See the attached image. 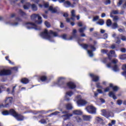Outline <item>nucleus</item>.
<instances>
[{"label":"nucleus","instance_id":"nucleus-1","mask_svg":"<svg viewBox=\"0 0 126 126\" xmlns=\"http://www.w3.org/2000/svg\"><path fill=\"white\" fill-rule=\"evenodd\" d=\"M13 101V98L12 97H6L3 100L5 104H3V108H8L12 105V102Z\"/></svg>","mask_w":126,"mask_h":126},{"label":"nucleus","instance_id":"nucleus-2","mask_svg":"<svg viewBox=\"0 0 126 126\" xmlns=\"http://www.w3.org/2000/svg\"><path fill=\"white\" fill-rule=\"evenodd\" d=\"M101 52L102 54H106L109 61L112 60V56L111 55H113L115 58L116 57H117V55H116V52H115V50H110V52L108 53V52H109L108 50L102 49L101 50Z\"/></svg>","mask_w":126,"mask_h":126},{"label":"nucleus","instance_id":"nucleus-3","mask_svg":"<svg viewBox=\"0 0 126 126\" xmlns=\"http://www.w3.org/2000/svg\"><path fill=\"white\" fill-rule=\"evenodd\" d=\"M31 19H36L38 17V20L35 21V23L36 24H42L43 20H42V17L40 16L38 14H33L31 16Z\"/></svg>","mask_w":126,"mask_h":126},{"label":"nucleus","instance_id":"nucleus-4","mask_svg":"<svg viewBox=\"0 0 126 126\" xmlns=\"http://www.w3.org/2000/svg\"><path fill=\"white\" fill-rule=\"evenodd\" d=\"M40 35L43 38H45L48 40H50L52 38V36L50 35V32H48V30L47 29H45L44 32H41Z\"/></svg>","mask_w":126,"mask_h":126},{"label":"nucleus","instance_id":"nucleus-5","mask_svg":"<svg viewBox=\"0 0 126 126\" xmlns=\"http://www.w3.org/2000/svg\"><path fill=\"white\" fill-rule=\"evenodd\" d=\"M25 25H27V28L28 29H35V30H38L36 24L32 22H27L25 23Z\"/></svg>","mask_w":126,"mask_h":126},{"label":"nucleus","instance_id":"nucleus-6","mask_svg":"<svg viewBox=\"0 0 126 126\" xmlns=\"http://www.w3.org/2000/svg\"><path fill=\"white\" fill-rule=\"evenodd\" d=\"M11 70L3 69L0 71V76H7L8 75H11Z\"/></svg>","mask_w":126,"mask_h":126},{"label":"nucleus","instance_id":"nucleus-7","mask_svg":"<svg viewBox=\"0 0 126 126\" xmlns=\"http://www.w3.org/2000/svg\"><path fill=\"white\" fill-rule=\"evenodd\" d=\"M63 78L60 77L59 78L58 85L61 88H66V84H65V82H64V80H63Z\"/></svg>","mask_w":126,"mask_h":126},{"label":"nucleus","instance_id":"nucleus-8","mask_svg":"<svg viewBox=\"0 0 126 126\" xmlns=\"http://www.w3.org/2000/svg\"><path fill=\"white\" fill-rule=\"evenodd\" d=\"M86 110L89 114H96V108L92 105H89L86 107Z\"/></svg>","mask_w":126,"mask_h":126},{"label":"nucleus","instance_id":"nucleus-9","mask_svg":"<svg viewBox=\"0 0 126 126\" xmlns=\"http://www.w3.org/2000/svg\"><path fill=\"white\" fill-rule=\"evenodd\" d=\"M90 76L91 77L92 81L94 82H98V81L100 80V77H99V76L94 75V74H90Z\"/></svg>","mask_w":126,"mask_h":126},{"label":"nucleus","instance_id":"nucleus-10","mask_svg":"<svg viewBox=\"0 0 126 126\" xmlns=\"http://www.w3.org/2000/svg\"><path fill=\"white\" fill-rule=\"evenodd\" d=\"M66 86L69 89H75L76 85L72 82H68L66 83Z\"/></svg>","mask_w":126,"mask_h":126},{"label":"nucleus","instance_id":"nucleus-11","mask_svg":"<svg viewBox=\"0 0 126 126\" xmlns=\"http://www.w3.org/2000/svg\"><path fill=\"white\" fill-rule=\"evenodd\" d=\"M77 103L79 106H85L87 104V101L84 99L80 98L77 100Z\"/></svg>","mask_w":126,"mask_h":126},{"label":"nucleus","instance_id":"nucleus-12","mask_svg":"<svg viewBox=\"0 0 126 126\" xmlns=\"http://www.w3.org/2000/svg\"><path fill=\"white\" fill-rule=\"evenodd\" d=\"M72 116H73L72 114L68 113L67 114L62 115V118H63L64 121H66V120H69V119L70 118V117H72Z\"/></svg>","mask_w":126,"mask_h":126},{"label":"nucleus","instance_id":"nucleus-13","mask_svg":"<svg viewBox=\"0 0 126 126\" xmlns=\"http://www.w3.org/2000/svg\"><path fill=\"white\" fill-rule=\"evenodd\" d=\"M9 115H11V116H12L15 118V117L17 116V113L14 109H11L9 110Z\"/></svg>","mask_w":126,"mask_h":126},{"label":"nucleus","instance_id":"nucleus-14","mask_svg":"<svg viewBox=\"0 0 126 126\" xmlns=\"http://www.w3.org/2000/svg\"><path fill=\"white\" fill-rule=\"evenodd\" d=\"M39 79L42 82H45V81H47L48 80V77L46 75H42L39 77Z\"/></svg>","mask_w":126,"mask_h":126},{"label":"nucleus","instance_id":"nucleus-15","mask_svg":"<svg viewBox=\"0 0 126 126\" xmlns=\"http://www.w3.org/2000/svg\"><path fill=\"white\" fill-rule=\"evenodd\" d=\"M29 81V79L27 78H23L21 80V82L23 83V84H28Z\"/></svg>","mask_w":126,"mask_h":126},{"label":"nucleus","instance_id":"nucleus-16","mask_svg":"<svg viewBox=\"0 0 126 126\" xmlns=\"http://www.w3.org/2000/svg\"><path fill=\"white\" fill-rule=\"evenodd\" d=\"M83 119L84 121H86V122H89L90 120H91V116L90 115H83Z\"/></svg>","mask_w":126,"mask_h":126},{"label":"nucleus","instance_id":"nucleus-17","mask_svg":"<svg viewBox=\"0 0 126 126\" xmlns=\"http://www.w3.org/2000/svg\"><path fill=\"white\" fill-rule=\"evenodd\" d=\"M108 96L112 97L114 100H117V96L115 94V93H113V92H109Z\"/></svg>","mask_w":126,"mask_h":126},{"label":"nucleus","instance_id":"nucleus-18","mask_svg":"<svg viewBox=\"0 0 126 126\" xmlns=\"http://www.w3.org/2000/svg\"><path fill=\"white\" fill-rule=\"evenodd\" d=\"M109 87L111 88H112L113 91H114L115 92H117V91H118V90H119V87H118V86H114L113 84H110Z\"/></svg>","mask_w":126,"mask_h":126},{"label":"nucleus","instance_id":"nucleus-19","mask_svg":"<svg viewBox=\"0 0 126 126\" xmlns=\"http://www.w3.org/2000/svg\"><path fill=\"white\" fill-rule=\"evenodd\" d=\"M18 121H23L24 120V117L20 114L17 113V116L15 117Z\"/></svg>","mask_w":126,"mask_h":126},{"label":"nucleus","instance_id":"nucleus-20","mask_svg":"<svg viewBox=\"0 0 126 126\" xmlns=\"http://www.w3.org/2000/svg\"><path fill=\"white\" fill-rule=\"evenodd\" d=\"M73 115H77V116L81 115L82 114V112L81 110H76L73 111Z\"/></svg>","mask_w":126,"mask_h":126},{"label":"nucleus","instance_id":"nucleus-21","mask_svg":"<svg viewBox=\"0 0 126 126\" xmlns=\"http://www.w3.org/2000/svg\"><path fill=\"white\" fill-rule=\"evenodd\" d=\"M19 14H20V15H21V16H22V17L26 16V15H27L26 13H25V12L24 11H23L22 9H20L19 10Z\"/></svg>","mask_w":126,"mask_h":126},{"label":"nucleus","instance_id":"nucleus-22","mask_svg":"<svg viewBox=\"0 0 126 126\" xmlns=\"http://www.w3.org/2000/svg\"><path fill=\"white\" fill-rule=\"evenodd\" d=\"M49 10H50V11H51L52 13H56V12H57V9L53 8V6H50L49 7Z\"/></svg>","mask_w":126,"mask_h":126},{"label":"nucleus","instance_id":"nucleus-23","mask_svg":"<svg viewBox=\"0 0 126 126\" xmlns=\"http://www.w3.org/2000/svg\"><path fill=\"white\" fill-rule=\"evenodd\" d=\"M110 17L113 18V21L117 22L119 20V16H113L112 14H110Z\"/></svg>","mask_w":126,"mask_h":126},{"label":"nucleus","instance_id":"nucleus-24","mask_svg":"<svg viewBox=\"0 0 126 126\" xmlns=\"http://www.w3.org/2000/svg\"><path fill=\"white\" fill-rule=\"evenodd\" d=\"M27 5H24L23 7L24 9H29V8L31 6V4L29 2L26 3Z\"/></svg>","mask_w":126,"mask_h":126},{"label":"nucleus","instance_id":"nucleus-25","mask_svg":"<svg viewBox=\"0 0 126 126\" xmlns=\"http://www.w3.org/2000/svg\"><path fill=\"white\" fill-rule=\"evenodd\" d=\"M31 6L33 11H37V10H38V8H37V6H36V4H31Z\"/></svg>","mask_w":126,"mask_h":126},{"label":"nucleus","instance_id":"nucleus-26","mask_svg":"<svg viewBox=\"0 0 126 126\" xmlns=\"http://www.w3.org/2000/svg\"><path fill=\"white\" fill-rule=\"evenodd\" d=\"M74 118L75 119V121H76L77 123H81V122H82V119L79 117V116L74 117Z\"/></svg>","mask_w":126,"mask_h":126},{"label":"nucleus","instance_id":"nucleus-27","mask_svg":"<svg viewBox=\"0 0 126 126\" xmlns=\"http://www.w3.org/2000/svg\"><path fill=\"white\" fill-rule=\"evenodd\" d=\"M80 46H81V47H82V48L85 50H87V49H88V47H89V45L84 43L81 44Z\"/></svg>","mask_w":126,"mask_h":126},{"label":"nucleus","instance_id":"nucleus-28","mask_svg":"<svg viewBox=\"0 0 126 126\" xmlns=\"http://www.w3.org/2000/svg\"><path fill=\"white\" fill-rule=\"evenodd\" d=\"M49 34H50V35H53L54 37L58 36V33L57 32H54L52 30L49 31Z\"/></svg>","mask_w":126,"mask_h":126},{"label":"nucleus","instance_id":"nucleus-29","mask_svg":"<svg viewBox=\"0 0 126 126\" xmlns=\"http://www.w3.org/2000/svg\"><path fill=\"white\" fill-rule=\"evenodd\" d=\"M2 115L3 116H8L9 115V111L8 110H4L2 112Z\"/></svg>","mask_w":126,"mask_h":126},{"label":"nucleus","instance_id":"nucleus-30","mask_svg":"<svg viewBox=\"0 0 126 126\" xmlns=\"http://www.w3.org/2000/svg\"><path fill=\"white\" fill-rule=\"evenodd\" d=\"M119 27V25L117 23H114L112 25V29H117Z\"/></svg>","mask_w":126,"mask_h":126},{"label":"nucleus","instance_id":"nucleus-31","mask_svg":"<svg viewBox=\"0 0 126 126\" xmlns=\"http://www.w3.org/2000/svg\"><path fill=\"white\" fill-rule=\"evenodd\" d=\"M106 25L107 26H108V27H110V26L112 25V21L111 20V19H108L106 21Z\"/></svg>","mask_w":126,"mask_h":126},{"label":"nucleus","instance_id":"nucleus-32","mask_svg":"<svg viewBox=\"0 0 126 126\" xmlns=\"http://www.w3.org/2000/svg\"><path fill=\"white\" fill-rule=\"evenodd\" d=\"M71 13L72 16L71 19H72V20H73L74 19L73 17H75V11L74 10H72Z\"/></svg>","mask_w":126,"mask_h":126},{"label":"nucleus","instance_id":"nucleus-33","mask_svg":"<svg viewBox=\"0 0 126 126\" xmlns=\"http://www.w3.org/2000/svg\"><path fill=\"white\" fill-rule=\"evenodd\" d=\"M66 109L67 110H72V105L71 104H67L66 105Z\"/></svg>","mask_w":126,"mask_h":126},{"label":"nucleus","instance_id":"nucleus-34","mask_svg":"<svg viewBox=\"0 0 126 126\" xmlns=\"http://www.w3.org/2000/svg\"><path fill=\"white\" fill-rule=\"evenodd\" d=\"M120 60H126V54L121 55L119 56Z\"/></svg>","mask_w":126,"mask_h":126},{"label":"nucleus","instance_id":"nucleus-35","mask_svg":"<svg viewBox=\"0 0 126 126\" xmlns=\"http://www.w3.org/2000/svg\"><path fill=\"white\" fill-rule=\"evenodd\" d=\"M72 95H73V92L72 91H69L66 93V96H69V97H71Z\"/></svg>","mask_w":126,"mask_h":126},{"label":"nucleus","instance_id":"nucleus-36","mask_svg":"<svg viewBox=\"0 0 126 126\" xmlns=\"http://www.w3.org/2000/svg\"><path fill=\"white\" fill-rule=\"evenodd\" d=\"M85 30H86V27H84L83 28H80L79 29V32L80 33H83Z\"/></svg>","mask_w":126,"mask_h":126},{"label":"nucleus","instance_id":"nucleus-37","mask_svg":"<svg viewBox=\"0 0 126 126\" xmlns=\"http://www.w3.org/2000/svg\"><path fill=\"white\" fill-rule=\"evenodd\" d=\"M89 47L90 48V49H91V50H92V51H96V47H95L94 45L92 44H89Z\"/></svg>","mask_w":126,"mask_h":126},{"label":"nucleus","instance_id":"nucleus-38","mask_svg":"<svg viewBox=\"0 0 126 126\" xmlns=\"http://www.w3.org/2000/svg\"><path fill=\"white\" fill-rule=\"evenodd\" d=\"M113 69L114 71H119V67L118 66V65L115 64L114 65L113 67Z\"/></svg>","mask_w":126,"mask_h":126},{"label":"nucleus","instance_id":"nucleus-39","mask_svg":"<svg viewBox=\"0 0 126 126\" xmlns=\"http://www.w3.org/2000/svg\"><path fill=\"white\" fill-rule=\"evenodd\" d=\"M105 23V21H104V20L100 19L99 20V21L97 22V24H99V25H104V24Z\"/></svg>","mask_w":126,"mask_h":126},{"label":"nucleus","instance_id":"nucleus-40","mask_svg":"<svg viewBox=\"0 0 126 126\" xmlns=\"http://www.w3.org/2000/svg\"><path fill=\"white\" fill-rule=\"evenodd\" d=\"M44 24L47 28H50V27H51V24L47 21H45Z\"/></svg>","mask_w":126,"mask_h":126},{"label":"nucleus","instance_id":"nucleus-41","mask_svg":"<svg viewBox=\"0 0 126 126\" xmlns=\"http://www.w3.org/2000/svg\"><path fill=\"white\" fill-rule=\"evenodd\" d=\"M110 14H111V15H112V14H119V10H112Z\"/></svg>","mask_w":126,"mask_h":126},{"label":"nucleus","instance_id":"nucleus-42","mask_svg":"<svg viewBox=\"0 0 126 126\" xmlns=\"http://www.w3.org/2000/svg\"><path fill=\"white\" fill-rule=\"evenodd\" d=\"M95 120L97 123H101V122H103V119L99 117H96Z\"/></svg>","mask_w":126,"mask_h":126},{"label":"nucleus","instance_id":"nucleus-43","mask_svg":"<svg viewBox=\"0 0 126 126\" xmlns=\"http://www.w3.org/2000/svg\"><path fill=\"white\" fill-rule=\"evenodd\" d=\"M100 84H101L100 83V82L96 83V88H98L99 89H100L101 88H103V87L102 86H101Z\"/></svg>","mask_w":126,"mask_h":126},{"label":"nucleus","instance_id":"nucleus-44","mask_svg":"<svg viewBox=\"0 0 126 126\" xmlns=\"http://www.w3.org/2000/svg\"><path fill=\"white\" fill-rule=\"evenodd\" d=\"M59 114H60V112L59 111H56L54 113H51L50 115V117H51V116H57V115H59Z\"/></svg>","mask_w":126,"mask_h":126},{"label":"nucleus","instance_id":"nucleus-45","mask_svg":"<svg viewBox=\"0 0 126 126\" xmlns=\"http://www.w3.org/2000/svg\"><path fill=\"white\" fill-rule=\"evenodd\" d=\"M111 62L112 63H114L115 64H116V63H119V60H118V59H114L112 60Z\"/></svg>","mask_w":126,"mask_h":126},{"label":"nucleus","instance_id":"nucleus-46","mask_svg":"<svg viewBox=\"0 0 126 126\" xmlns=\"http://www.w3.org/2000/svg\"><path fill=\"white\" fill-rule=\"evenodd\" d=\"M101 112L103 114V116L104 117H106L107 116V111H106L105 109L102 110Z\"/></svg>","mask_w":126,"mask_h":126},{"label":"nucleus","instance_id":"nucleus-47","mask_svg":"<svg viewBox=\"0 0 126 126\" xmlns=\"http://www.w3.org/2000/svg\"><path fill=\"white\" fill-rule=\"evenodd\" d=\"M39 122L42 124H47V121L45 119H41Z\"/></svg>","mask_w":126,"mask_h":126},{"label":"nucleus","instance_id":"nucleus-48","mask_svg":"<svg viewBox=\"0 0 126 126\" xmlns=\"http://www.w3.org/2000/svg\"><path fill=\"white\" fill-rule=\"evenodd\" d=\"M118 31H119V32H120V33H123V32H126V29H125V28H123V29H122V28H119V29H118Z\"/></svg>","mask_w":126,"mask_h":126},{"label":"nucleus","instance_id":"nucleus-49","mask_svg":"<svg viewBox=\"0 0 126 126\" xmlns=\"http://www.w3.org/2000/svg\"><path fill=\"white\" fill-rule=\"evenodd\" d=\"M88 53L89 55L91 57H93V50H88Z\"/></svg>","mask_w":126,"mask_h":126},{"label":"nucleus","instance_id":"nucleus-50","mask_svg":"<svg viewBox=\"0 0 126 126\" xmlns=\"http://www.w3.org/2000/svg\"><path fill=\"white\" fill-rule=\"evenodd\" d=\"M98 19H99V16H96L93 18V21H97Z\"/></svg>","mask_w":126,"mask_h":126},{"label":"nucleus","instance_id":"nucleus-51","mask_svg":"<svg viewBox=\"0 0 126 126\" xmlns=\"http://www.w3.org/2000/svg\"><path fill=\"white\" fill-rule=\"evenodd\" d=\"M123 2H124V0H119V1L118 3V6H120V5H122V4H123Z\"/></svg>","mask_w":126,"mask_h":126},{"label":"nucleus","instance_id":"nucleus-52","mask_svg":"<svg viewBox=\"0 0 126 126\" xmlns=\"http://www.w3.org/2000/svg\"><path fill=\"white\" fill-rule=\"evenodd\" d=\"M117 104L118 105H119L120 106H121V105L122 104H123V101L121 99H119L117 100Z\"/></svg>","mask_w":126,"mask_h":126},{"label":"nucleus","instance_id":"nucleus-53","mask_svg":"<svg viewBox=\"0 0 126 126\" xmlns=\"http://www.w3.org/2000/svg\"><path fill=\"white\" fill-rule=\"evenodd\" d=\"M5 88L3 86H0V93H2V91H3L2 89H4Z\"/></svg>","mask_w":126,"mask_h":126},{"label":"nucleus","instance_id":"nucleus-54","mask_svg":"<svg viewBox=\"0 0 126 126\" xmlns=\"http://www.w3.org/2000/svg\"><path fill=\"white\" fill-rule=\"evenodd\" d=\"M66 37H67V35H66V34H64L62 35V38L64 40H67V39L66 38Z\"/></svg>","mask_w":126,"mask_h":126},{"label":"nucleus","instance_id":"nucleus-55","mask_svg":"<svg viewBox=\"0 0 126 126\" xmlns=\"http://www.w3.org/2000/svg\"><path fill=\"white\" fill-rule=\"evenodd\" d=\"M121 40H122V41H126V37L125 35H121Z\"/></svg>","mask_w":126,"mask_h":126},{"label":"nucleus","instance_id":"nucleus-56","mask_svg":"<svg viewBox=\"0 0 126 126\" xmlns=\"http://www.w3.org/2000/svg\"><path fill=\"white\" fill-rule=\"evenodd\" d=\"M64 4H67V5H71V3L69 1H65L64 2Z\"/></svg>","mask_w":126,"mask_h":126},{"label":"nucleus","instance_id":"nucleus-57","mask_svg":"<svg viewBox=\"0 0 126 126\" xmlns=\"http://www.w3.org/2000/svg\"><path fill=\"white\" fill-rule=\"evenodd\" d=\"M108 91H110V87H107L104 89V92H108Z\"/></svg>","mask_w":126,"mask_h":126},{"label":"nucleus","instance_id":"nucleus-58","mask_svg":"<svg viewBox=\"0 0 126 126\" xmlns=\"http://www.w3.org/2000/svg\"><path fill=\"white\" fill-rule=\"evenodd\" d=\"M77 32L76 29L73 30L72 34H73V36H75V34H76Z\"/></svg>","mask_w":126,"mask_h":126},{"label":"nucleus","instance_id":"nucleus-59","mask_svg":"<svg viewBox=\"0 0 126 126\" xmlns=\"http://www.w3.org/2000/svg\"><path fill=\"white\" fill-rule=\"evenodd\" d=\"M121 52H122V53H126V49L125 48H122L121 49Z\"/></svg>","mask_w":126,"mask_h":126},{"label":"nucleus","instance_id":"nucleus-60","mask_svg":"<svg viewBox=\"0 0 126 126\" xmlns=\"http://www.w3.org/2000/svg\"><path fill=\"white\" fill-rule=\"evenodd\" d=\"M122 69L123 70L126 71V64L123 65V66H122Z\"/></svg>","mask_w":126,"mask_h":126},{"label":"nucleus","instance_id":"nucleus-61","mask_svg":"<svg viewBox=\"0 0 126 126\" xmlns=\"http://www.w3.org/2000/svg\"><path fill=\"white\" fill-rule=\"evenodd\" d=\"M111 3V0H107L105 2V4H110Z\"/></svg>","mask_w":126,"mask_h":126},{"label":"nucleus","instance_id":"nucleus-62","mask_svg":"<svg viewBox=\"0 0 126 126\" xmlns=\"http://www.w3.org/2000/svg\"><path fill=\"white\" fill-rule=\"evenodd\" d=\"M63 16L64 17H68V13H64L63 14Z\"/></svg>","mask_w":126,"mask_h":126},{"label":"nucleus","instance_id":"nucleus-63","mask_svg":"<svg viewBox=\"0 0 126 126\" xmlns=\"http://www.w3.org/2000/svg\"><path fill=\"white\" fill-rule=\"evenodd\" d=\"M44 7H45V8H48V7H49V3H45L44 4Z\"/></svg>","mask_w":126,"mask_h":126},{"label":"nucleus","instance_id":"nucleus-64","mask_svg":"<svg viewBox=\"0 0 126 126\" xmlns=\"http://www.w3.org/2000/svg\"><path fill=\"white\" fill-rule=\"evenodd\" d=\"M66 126H73V125L71 123L69 122L67 124Z\"/></svg>","mask_w":126,"mask_h":126}]
</instances>
